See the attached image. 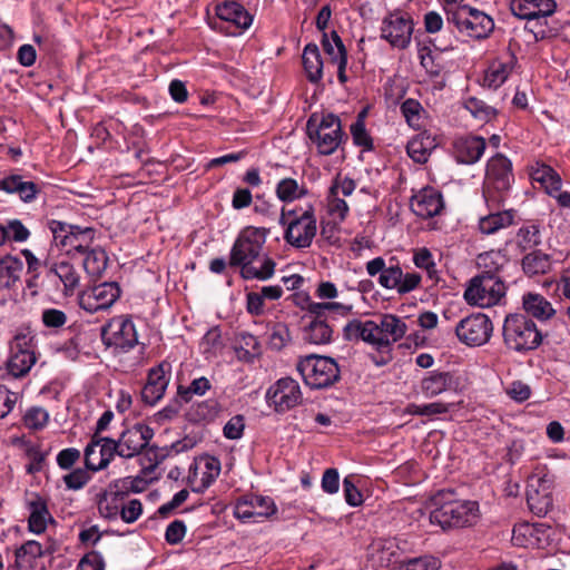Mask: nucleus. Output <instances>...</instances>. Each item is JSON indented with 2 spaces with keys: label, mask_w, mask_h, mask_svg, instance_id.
Instances as JSON below:
<instances>
[{
  "label": "nucleus",
  "mask_w": 570,
  "mask_h": 570,
  "mask_svg": "<svg viewBox=\"0 0 570 570\" xmlns=\"http://www.w3.org/2000/svg\"><path fill=\"white\" fill-rule=\"evenodd\" d=\"M314 294L321 302L306 298V305L303 307L306 314L302 318V338L314 345L327 344L332 340L333 330L326 317H346L353 312L354 305L350 302L335 301L338 297V289L328 281L320 282Z\"/></svg>",
  "instance_id": "1"
},
{
  "label": "nucleus",
  "mask_w": 570,
  "mask_h": 570,
  "mask_svg": "<svg viewBox=\"0 0 570 570\" xmlns=\"http://www.w3.org/2000/svg\"><path fill=\"white\" fill-rule=\"evenodd\" d=\"M264 244L265 233L256 227H246L237 236L230 249L229 264L240 267L243 278L266 281L274 275L276 264L272 258L265 257L259 267L254 266Z\"/></svg>",
  "instance_id": "2"
},
{
  "label": "nucleus",
  "mask_w": 570,
  "mask_h": 570,
  "mask_svg": "<svg viewBox=\"0 0 570 570\" xmlns=\"http://www.w3.org/2000/svg\"><path fill=\"white\" fill-rule=\"evenodd\" d=\"M405 322L394 314H382L375 320L354 318L346 323L343 336L347 341H363L377 350L385 348L404 337Z\"/></svg>",
  "instance_id": "3"
},
{
  "label": "nucleus",
  "mask_w": 570,
  "mask_h": 570,
  "mask_svg": "<svg viewBox=\"0 0 570 570\" xmlns=\"http://www.w3.org/2000/svg\"><path fill=\"white\" fill-rule=\"evenodd\" d=\"M479 519L476 501L459 500L451 491H440L431 499L430 522L443 530L472 527Z\"/></svg>",
  "instance_id": "4"
},
{
  "label": "nucleus",
  "mask_w": 570,
  "mask_h": 570,
  "mask_svg": "<svg viewBox=\"0 0 570 570\" xmlns=\"http://www.w3.org/2000/svg\"><path fill=\"white\" fill-rule=\"evenodd\" d=\"M278 224L285 228L284 239L295 248H307L312 245L317 232L315 209L309 205L298 214L295 209L282 208Z\"/></svg>",
  "instance_id": "5"
},
{
  "label": "nucleus",
  "mask_w": 570,
  "mask_h": 570,
  "mask_svg": "<svg viewBox=\"0 0 570 570\" xmlns=\"http://www.w3.org/2000/svg\"><path fill=\"white\" fill-rule=\"evenodd\" d=\"M504 344L517 352L535 350L542 342L537 324L523 314H510L503 323Z\"/></svg>",
  "instance_id": "6"
},
{
  "label": "nucleus",
  "mask_w": 570,
  "mask_h": 570,
  "mask_svg": "<svg viewBox=\"0 0 570 570\" xmlns=\"http://www.w3.org/2000/svg\"><path fill=\"white\" fill-rule=\"evenodd\" d=\"M307 134L322 155H332L343 140L341 120L333 114L321 118L313 115L307 121Z\"/></svg>",
  "instance_id": "7"
},
{
  "label": "nucleus",
  "mask_w": 570,
  "mask_h": 570,
  "mask_svg": "<svg viewBox=\"0 0 570 570\" xmlns=\"http://www.w3.org/2000/svg\"><path fill=\"white\" fill-rule=\"evenodd\" d=\"M554 478L546 466H537L528 479L527 501L530 510L547 514L553 507Z\"/></svg>",
  "instance_id": "8"
},
{
  "label": "nucleus",
  "mask_w": 570,
  "mask_h": 570,
  "mask_svg": "<svg viewBox=\"0 0 570 570\" xmlns=\"http://www.w3.org/2000/svg\"><path fill=\"white\" fill-rule=\"evenodd\" d=\"M304 382L313 389L331 386L340 379V367L327 356L308 355L297 364Z\"/></svg>",
  "instance_id": "9"
},
{
  "label": "nucleus",
  "mask_w": 570,
  "mask_h": 570,
  "mask_svg": "<svg viewBox=\"0 0 570 570\" xmlns=\"http://www.w3.org/2000/svg\"><path fill=\"white\" fill-rule=\"evenodd\" d=\"M56 246L66 248L68 253L85 254L95 238V229L80 227L52 219L48 223Z\"/></svg>",
  "instance_id": "10"
},
{
  "label": "nucleus",
  "mask_w": 570,
  "mask_h": 570,
  "mask_svg": "<svg viewBox=\"0 0 570 570\" xmlns=\"http://www.w3.org/2000/svg\"><path fill=\"white\" fill-rule=\"evenodd\" d=\"M448 22L453 23L460 33L474 39L488 38L494 29V21L489 14L470 6L451 10Z\"/></svg>",
  "instance_id": "11"
},
{
  "label": "nucleus",
  "mask_w": 570,
  "mask_h": 570,
  "mask_svg": "<svg viewBox=\"0 0 570 570\" xmlns=\"http://www.w3.org/2000/svg\"><path fill=\"white\" fill-rule=\"evenodd\" d=\"M505 294V285L498 276H475L464 292L465 301L479 307H491Z\"/></svg>",
  "instance_id": "12"
},
{
  "label": "nucleus",
  "mask_w": 570,
  "mask_h": 570,
  "mask_svg": "<svg viewBox=\"0 0 570 570\" xmlns=\"http://www.w3.org/2000/svg\"><path fill=\"white\" fill-rule=\"evenodd\" d=\"M276 512L277 505L272 498L257 494L243 495L234 505V517L243 523H259Z\"/></svg>",
  "instance_id": "13"
},
{
  "label": "nucleus",
  "mask_w": 570,
  "mask_h": 570,
  "mask_svg": "<svg viewBox=\"0 0 570 570\" xmlns=\"http://www.w3.org/2000/svg\"><path fill=\"white\" fill-rule=\"evenodd\" d=\"M356 189V183L350 177L337 175L326 195L327 214L335 223H342L350 213L346 198L351 197Z\"/></svg>",
  "instance_id": "14"
},
{
  "label": "nucleus",
  "mask_w": 570,
  "mask_h": 570,
  "mask_svg": "<svg viewBox=\"0 0 570 570\" xmlns=\"http://www.w3.org/2000/svg\"><path fill=\"white\" fill-rule=\"evenodd\" d=\"M413 28L410 14L396 10L382 20L381 38L394 48L405 49L411 43Z\"/></svg>",
  "instance_id": "15"
},
{
  "label": "nucleus",
  "mask_w": 570,
  "mask_h": 570,
  "mask_svg": "<svg viewBox=\"0 0 570 570\" xmlns=\"http://www.w3.org/2000/svg\"><path fill=\"white\" fill-rule=\"evenodd\" d=\"M492 331L491 320L482 313L469 315L455 326L456 337L468 346L485 344L490 340Z\"/></svg>",
  "instance_id": "16"
},
{
  "label": "nucleus",
  "mask_w": 570,
  "mask_h": 570,
  "mask_svg": "<svg viewBox=\"0 0 570 570\" xmlns=\"http://www.w3.org/2000/svg\"><path fill=\"white\" fill-rule=\"evenodd\" d=\"M266 399L276 412L285 413L301 404L303 394L297 381L283 377L267 390Z\"/></svg>",
  "instance_id": "17"
},
{
  "label": "nucleus",
  "mask_w": 570,
  "mask_h": 570,
  "mask_svg": "<svg viewBox=\"0 0 570 570\" xmlns=\"http://www.w3.org/2000/svg\"><path fill=\"white\" fill-rule=\"evenodd\" d=\"M154 436V431L147 424L136 423L125 429L115 440L117 455L131 459L140 454Z\"/></svg>",
  "instance_id": "18"
},
{
  "label": "nucleus",
  "mask_w": 570,
  "mask_h": 570,
  "mask_svg": "<svg viewBox=\"0 0 570 570\" xmlns=\"http://www.w3.org/2000/svg\"><path fill=\"white\" fill-rule=\"evenodd\" d=\"M101 336L106 345L124 351L132 348L138 342L132 321L122 315L114 317L106 324L102 327Z\"/></svg>",
  "instance_id": "19"
},
{
  "label": "nucleus",
  "mask_w": 570,
  "mask_h": 570,
  "mask_svg": "<svg viewBox=\"0 0 570 570\" xmlns=\"http://www.w3.org/2000/svg\"><path fill=\"white\" fill-rule=\"evenodd\" d=\"M116 454L115 439L92 434L85 448V465L92 472L101 471L109 465Z\"/></svg>",
  "instance_id": "20"
},
{
  "label": "nucleus",
  "mask_w": 570,
  "mask_h": 570,
  "mask_svg": "<svg viewBox=\"0 0 570 570\" xmlns=\"http://www.w3.org/2000/svg\"><path fill=\"white\" fill-rule=\"evenodd\" d=\"M130 482L127 479L115 480L96 497L99 515L107 520L119 518V511L125 501L126 490Z\"/></svg>",
  "instance_id": "21"
},
{
  "label": "nucleus",
  "mask_w": 570,
  "mask_h": 570,
  "mask_svg": "<svg viewBox=\"0 0 570 570\" xmlns=\"http://www.w3.org/2000/svg\"><path fill=\"white\" fill-rule=\"evenodd\" d=\"M120 296V288L116 283H102L83 291L79 296V305L89 313L107 309Z\"/></svg>",
  "instance_id": "22"
},
{
  "label": "nucleus",
  "mask_w": 570,
  "mask_h": 570,
  "mask_svg": "<svg viewBox=\"0 0 570 570\" xmlns=\"http://www.w3.org/2000/svg\"><path fill=\"white\" fill-rule=\"evenodd\" d=\"M512 181L511 161L501 154L490 158L487 164L484 193L491 190L505 191L510 188Z\"/></svg>",
  "instance_id": "23"
},
{
  "label": "nucleus",
  "mask_w": 570,
  "mask_h": 570,
  "mask_svg": "<svg viewBox=\"0 0 570 570\" xmlns=\"http://www.w3.org/2000/svg\"><path fill=\"white\" fill-rule=\"evenodd\" d=\"M421 279L417 273L404 274L399 265H391L379 276L377 283L385 289H395L400 295H404L416 289Z\"/></svg>",
  "instance_id": "24"
},
{
  "label": "nucleus",
  "mask_w": 570,
  "mask_h": 570,
  "mask_svg": "<svg viewBox=\"0 0 570 570\" xmlns=\"http://www.w3.org/2000/svg\"><path fill=\"white\" fill-rule=\"evenodd\" d=\"M169 364L161 363L148 373L147 383L141 391V397L145 403L154 405L163 396L169 383Z\"/></svg>",
  "instance_id": "25"
},
{
  "label": "nucleus",
  "mask_w": 570,
  "mask_h": 570,
  "mask_svg": "<svg viewBox=\"0 0 570 570\" xmlns=\"http://www.w3.org/2000/svg\"><path fill=\"white\" fill-rule=\"evenodd\" d=\"M443 207L442 195L434 188H424L411 199L413 213L422 218L439 215Z\"/></svg>",
  "instance_id": "26"
},
{
  "label": "nucleus",
  "mask_w": 570,
  "mask_h": 570,
  "mask_svg": "<svg viewBox=\"0 0 570 570\" xmlns=\"http://www.w3.org/2000/svg\"><path fill=\"white\" fill-rule=\"evenodd\" d=\"M556 10L554 0H512L511 11L520 18L534 20L551 16Z\"/></svg>",
  "instance_id": "27"
},
{
  "label": "nucleus",
  "mask_w": 570,
  "mask_h": 570,
  "mask_svg": "<svg viewBox=\"0 0 570 570\" xmlns=\"http://www.w3.org/2000/svg\"><path fill=\"white\" fill-rule=\"evenodd\" d=\"M216 16L228 22L239 32L248 29L253 23V16L238 2L225 1L216 6Z\"/></svg>",
  "instance_id": "28"
},
{
  "label": "nucleus",
  "mask_w": 570,
  "mask_h": 570,
  "mask_svg": "<svg viewBox=\"0 0 570 570\" xmlns=\"http://www.w3.org/2000/svg\"><path fill=\"white\" fill-rule=\"evenodd\" d=\"M458 383L450 372L431 371L420 382L421 393L429 399L453 391Z\"/></svg>",
  "instance_id": "29"
},
{
  "label": "nucleus",
  "mask_w": 570,
  "mask_h": 570,
  "mask_svg": "<svg viewBox=\"0 0 570 570\" xmlns=\"http://www.w3.org/2000/svg\"><path fill=\"white\" fill-rule=\"evenodd\" d=\"M514 66L515 58L512 55L493 60L484 70L482 86L489 89H498L507 81Z\"/></svg>",
  "instance_id": "30"
},
{
  "label": "nucleus",
  "mask_w": 570,
  "mask_h": 570,
  "mask_svg": "<svg viewBox=\"0 0 570 570\" xmlns=\"http://www.w3.org/2000/svg\"><path fill=\"white\" fill-rule=\"evenodd\" d=\"M487 147L480 136L460 137L454 141V156L461 164L472 165L482 157Z\"/></svg>",
  "instance_id": "31"
},
{
  "label": "nucleus",
  "mask_w": 570,
  "mask_h": 570,
  "mask_svg": "<svg viewBox=\"0 0 570 570\" xmlns=\"http://www.w3.org/2000/svg\"><path fill=\"white\" fill-rule=\"evenodd\" d=\"M48 278L51 281H60L62 284V293L65 296H71L80 283V275L75 266L68 261L53 263L48 272Z\"/></svg>",
  "instance_id": "32"
},
{
  "label": "nucleus",
  "mask_w": 570,
  "mask_h": 570,
  "mask_svg": "<svg viewBox=\"0 0 570 570\" xmlns=\"http://www.w3.org/2000/svg\"><path fill=\"white\" fill-rule=\"evenodd\" d=\"M522 308L528 317L532 316L538 321H549L557 313L550 301L534 292H527L522 295Z\"/></svg>",
  "instance_id": "33"
},
{
  "label": "nucleus",
  "mask_w": 570,
  "mask_h": 570,
  "mask_svg": "<svg viewBox=\"0 0 570 570\" xmlns=\"http://www.w3.org/2000/svg\"><path fill=\"white\" fill-rule=\"evenodd\" d=\"M543 523L531 524L528 522L515 524L512 530L511 541L513 546L521 548H540L541 535L544 532Z\"/></svg>",
  "instance_id": "34"
},
{
  "label": "nucleus",
  "mask_w": 570,
  "mask_h": 570,
  "mask_svg": "<svg viewBox=\"0 0 570 570\" xmlns=\"http://www.w3.org/2000/svg\"><path fill=\"white\" fill-rule=\"evenodd\" d=\"M530 176L531 179L538 183L550 196L556 195L561 189V177L553 168L546 164L535 163L531 166Z\"/></svg>",
  "instance_id": "35"
},
{
  "label": "nucleus",
  "mask_w": 570,
  "mask_h": 570,
  "mask_svg": "<svg viewBox=\"0 0 570 570\" xmlns=\"http://www.w3.org/2000/svg\"><path fill=\"white\" fill-rule=\"evenodd\" d=\"M530 176L531 179L538 183L550 196L556 195L561 189V177L553 168L546 164L535 163L531 166Z\"/></svg>",
  "instance_id": "36"
},
{
  "label": "nucleus",
  "mask_w": 570,
  "mask_h": 570,
  "mask_svg": "<svg viewBox=\"0 0 570 570\" xmlns=\"http://www.w3.org/2000/svg\"><path fill=\"white\" fill-rule=\"evenodd\" d=\"M530 176L531 179L538 183L550 196L556 195L561 189V177L553 168L546 164L535 163L531 166Z\"/></svg>",
  "instance_id": "37"
},
{
  "label": "nucleus",
  "mask_w": 570,
  "mask_h": 570,
  "mask_svg": "<svg viewBox=\"0 0 570 570\" xmlns=\"http://www.w3.org/2000/svg\"><path fill=\"white\" fill-rule=\"evenodd\" d=\"M0 189L8 194H17L22 202H32L40 189L32 181L23 180L20 175H11L0 180Z\"/></svg>",
  "instance_id": "38"
},
{
  "label": "nucleus",
  "mask_w": 570,
  "mask_h": 570,
  "mask_svg": "<svg viewBox=\"0 0 570 570\" xmlns=\"http://www.w3.org/2000/svg\"><path fill=\"white\" fill-rule=\"evenodd\" d=\"M29 520L28 529L35 534H41L46 531L49 522L52 521V517L48 510V507L43 500L37 498L28 504Z\"/></svg>",
  "instance_id": "39"
},
{
  "label": "nucleus",
  "mask_w": 570,
  "mask_h": 570,
  "mask_svg": "<svg viewBox=\"0 0 570 570\" xmlns=\"http://www.w3.org/2000/svg\"><path fill=\"white\" fill-rule=\"evenodd\" d=\"M23 269L21 259L8 255L0 259V289H10L20 281Z\"/></svg>",
  "instance_id": "40"
},
{
  "label": "nucleus",
  "mask_w": 570,
  "mask_h": 570,
  "mask_svg": "<svg viewBox=\"0 0 570 570\" xmlns=\"http://www.w3.org/2000/svg\"><path fill=\"white\" fill-rule=\"evenodd\" d=\"M43 554L42 547L35 540H29L14 552V568L18 570H31L37 560Z\"/></svg>",
  "instance_id": "41"
},
{
  "label": "nucleus",
  "mask_w": 570,
  "mask_h": 570,
  "mask_svg": "<svg viewBox=\"0 0 570 570\" xmlns=\"http://www.w3.org/2000/svg\"><path fill=\"white\" fill-rule=\"evenodd\" d=\"M235 351L240 361L253 362L262 354V346L256 336L242 332L236 336Z\"/></svg>",
  "instance_id": "42"
},
{
  "label": "nucleus",
  "mask_w": 570,
  "mask_h": 570,
  "mask_svg": "<svg viewBox=\"0 0 570 570\" xmlns=\"http://www.w3.org/2000/svg\"><path fill=\"white\" fill-rule=\"evenodd\" d=\"M302 59L308 80L318 81L323 75V60L318 47L313 43L306 45Z\"/></svg>",
  "instance_id": "43"
},
{
  "label": "nucleus",
  "mask_w": 570,
  "mask_h": 570,
  "mask_svg": "<svg viewBox=\"0 0 570 570\" xmlns=\"http://www.w3.org/2000/svg\"><path fill=\"white\" fill-rule=\"evenodd\" d=\"M514 215L511 210H503L483 216L479 219V230L484 235H492L513 224Z\"/></svg>",
  "instance_id": "44"
},
{
  "label": "nucleus",
  "mask_w": 570,
  "mask_h": 570,
  "mask_svg": "<svg viewBox=\"0 0 570 570\" xmlns=\"http://www.w3.org/2000/svg\"><path fill=\"white\" fill-rule=\"evenodd\" d=\"M276 196L284 203H292L305 197L308 194L306 185L294 178L281 179L275 188Z\"/></svg>",
  "instance_id": "45"
},
{
  "label": "nucleus",
  "mask_w": 570,
  "mask_h": 570,
  "mask_svg": "<svg viewBox=\"0 0 570 570\" xmlns=\"http://www.w3.org/2000/svg\"><path fill=\"white\" fill-rule=\"evenodd\" d=\"M508 263V257L503 250H489L480 254L476 258V265L481 271L480 275L497 276L499 271Z\"/></svg>",
  "instance_id": "46"
},
{
  "label": "nucleus",
  "mask_w": 570,
  "mask_h": 570,
  "mask_svg": "<svg viewBox=\"0 0 570 570\" xmlns=\"http://www.w3.org/2000/svg\"><path fill=\"white\" fill-rule=\"evenodd\" d=\"M435 147L434 139L426 135L421 134L413 137L406 146L407 155L419 164H423L428 160L431 150Z\"/></svg>",
  "instance_id": "47"
},
{
  "label": "nucleus",
  "mask_w": 570,
  "mask_h": 570,
  "mask_svg": "<svg viewBox=\"0 0 570 570\" xmlns=\"http://www.w3.org/2000/svg\"><path fill=\"white\" fill-rule=\"evenodd\" d=\"M35 363L36 356L33 352H10L7 361V371L12 377H22L29 373Z\"/></svg>",
  "instance_id": "48"
},
{
  "label": "nucleus",
  "mask_w": 570,
  "mask_h": 570,
  "mask_svg": "<svg viewBox=\"0 0 570 570\" xmlns=\"http://www.w3.org/2000/svg\"><path fill=\"white\" fill-rule=\"evenodd\" d=\"M83 255V269L92 277H99L106 271L108 256L100 247L89 248Z\"/></svg>",
  "instance_id": "49"
},
{
  "label": "nucleus",
  "mask_w": 570,
  "mask_h": 570,
  "mask_svg": "<svg viewBox=\"0 0 570 570\" xmlns=\"http://www.w3.org/2000/svg\"><path fill=\"white\" fill-rule=\"evenodd\" d=\"M550 256L541 252H532L522 259V268L529 276L546 274L551 269Z\"/></svg>",
  "instance_id": "50"
},
{
  "label": "nucleus",
  "mask_w": 570,
  "mask_h": 570,
  "mask_svg": "<svg viewBox=\"0 0 570 570\" xmlns=\"http://www.w3.org/2000/svg\"><path fill=\"white\" fill-rule=\"evenodd\" d=\"M463 107L480 122H489L497 116L495 108L476 97H468L463 100Z\"/></svg>",
  "instance_id": "51"
},
{
  "label": "nucleus",
  "mask_w": 570,
  "mask_h": 570,
  "mask_svg": "<svg viewBox=\"0 0 570 570\" xmlns=\"http://www.w3.org/2000/svg\"><path fill=\"white\" fill-rule=\"evenodd\" d=\"M450 406V404L443 402H432L428 404L411 403L406 406V413L417 416H435L448 413Z\"/></svg>",
  "instance_id": "52"
},
{
  "label": "nucleus",
  "mask_w": 570,
  "mask_h": 570,
  "mask_svg": "<svg viewBox=\"0 0 570 570\" xmlns=\"http://www.w3.org/2000/svg\"><path fill=\"white\" fill-rule=\"evenodd\" d=\"M322 43L333 63L347 59L345 47L336 32H333L331 37L324 35Z\"/></svg>",
  "instance_id": "53"
},
{
  "label": "nucleus",
  "mask_w": 570,
  "mask_h": 570,
  "mask_svg": "<svg viewBox=\"0 0 570 570\" xmlns=\"http://www.w3.org/2000/svg\"><path fill=\"white\" fill-rule=\"evenodd\" d=\"M401 111L406 122L415 129H419L422 125V112L423 108L417 100L406 99L401 105Z\"/></svg>",
  "instance_id": "54"
},
{
  "label": "nucleus",
  "mask_w": 570,
  "mask_h": 570,
  "mask_svg": "<svg viewBox=\"0 0 570 570\" xmlns=\"http://www.w3.org/2000/svg\"><path fill=\"white\" fill-rule=\"evenodd\" d=\"M196 470L202 471V482L207 487L219 475L220 464L217 459L207 456L196 463Z\"/></svg>",
  "instance_id": "55"
},
{
  "label": "nucleus",
  "mask_w": 570,
  "mask_h": 570,
  "mask_svg": "<svg viewBox=\"0 0 570 570\" xmlns=\"http://www.w3.org/2000/svg\"><path fill=\"white\" fill-rule=\"evenodd\" d=\"M49 421V413L40 406H35L29 409L24 416H23V423L26 428L30 430H42Z\"/></svg>",
  "instance_id": "56"
},
{
  "label": "nucleus",
  "mask_w": 570,
  "mask_h": 570,
  "mask_svg": "<svg viewBox=\"0 0 570 570\" xmlns=\"http://www.w3.org/2000/svg\"><path fill=\"white\" fill-rule=\"evenodd\" d=\"M212 387V384L209 380L205 376L197 377L191 381V383L188 386H178V394L186 401H189L194 395L202 396L204 395L209 389Z\"/></svg>",
  "instance_id": "57"
},
{
  "label": "nucleus",
  "mask_w": 570,
  "mask_h": 570,
  "mask_svg": "<svg viewBox=\"0 0 570 570\" xmlns=\"http://www.w3.org/2000/svg\"><path fill=\"white\" fill-rule=\"evenodd\" d=\"M351 135L355 145L362 146L365 149L372 148L373 142L365 128L364 112L360 114L356 121L351 125Z\"/></svg>",
  "instance_id": "58"
},
{
  "label": "nucleus",
  "mask_w": 570,
  "mask_h": 570,
  "mask_svg": "<svg viewBox=\"0 0 570 570\" xmlns=\"http://www.w3.org/2000/svg\"><path fill=\"white\" fill-rule=\"evenodd\" d=\"M440 561L432 556L414 558L402 563L395 570H438Z\"/></svg>",
  "instance_id": "59"
},
{
  "label": "nucleus",
  "mask_w": 570,
  "mask_h": 570,
  "mask_svg": "<svg viewBox=\"0 0 570 570\" xmlns=\"http://www.w3.org/2000/svg\"><path fill=\"white\" fill-rule=\"evenodd\" d=\"M517 238L523 249L532 248L540 243L539 228L534 225L523 226L519 229Z\"/></svg>",
  "instance_id": "60"
},
{
  "label": "nucleus",
  "mask_w": 570,
  "mask_h": 570,
  "mask_svg": "<svg viewBox=\"0 0 570 570\" xmlns=\"http://www.w3.org/2000/svg\"><path fill=\"white\" fill-rule=\"evenodd\" d=\"M90 480V474L88 469H75L70 473L63 476V482L69 490H80L82 489Z\"/></svg>",
  "instance_id": "61"
},
{
  "label": "nucleus",
  "mask_w": 570,
  "mask_h": 570,
  "mask_svg": "<svg viewBox=\"0 0 570 570\" xmlns=\"http://www.w3.org/2000/svg\"><path fill=\"white\" fill-rule=\"evenodd\" d=\"M142 513V504L137 499L124 501L119 511L120 519L126 523H134Z\"/></svg>",
  "instance_id": "62"
},
{
  "label": "nucleus",
  "mask_w": 570,
  "mask_h": 570,
  "mask_svg": "<svg viewBox=\"0 0 570 570\" xmlns=\"http://www.w3.org/2000/svg\"><path fill=\"white\" fill-rule=\"evenodd\" d=\"M78 570H105L102 556L97 551L86 553L79 561Z\"/></svg>",
  "instance_id": "63"
},
{
  "label": "nucleus",
  "mask_w": 570,
  "mask_h": 570,
  "mask_svg": "<svg viewBox=\"0 0 570 570\" xmlns=\"http://www.w3.org/2000/svg\"><path fill=\"white\" fill-rule=\"evenodd\" d=\"M556 294L560 301H570V267L564 268L557 279Z\"/></svg>",
  "instance_id": "64"
}]
</instances>
